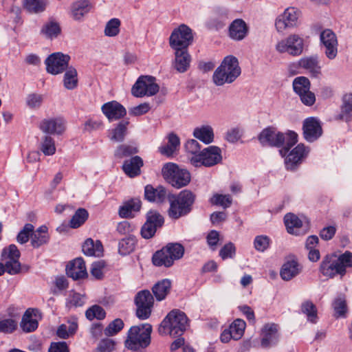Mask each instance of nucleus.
I'll list each match as a JSON object with an SVG mask.
<instances>
[{"label": "nucleus", "instance_id": "nucleus-46", "mask_svg": "<svg viewBox=\"0 0 352 352\" xmlns=\"http://www.w3.org/2000/svg\"><path fill=\"white\" fill-rule=\"evenodd\" d=\"M89 213L85 208H78L69 221L72 228H78L81 226L88 219Z\"/></svg>", "mask_w": 352, "mask_h": 352}, {"label": "nucleus", "instance_id": "nucleus-4", "mask_svg": "<svg viewBox=\"0 0 352 352\" xmlns=\"http://www.w3.org/2000/svg\"><path fill=\"white\" fill-rule=\"evenodd\" d=\"M188 327V319L186 314L179 309L170 311L160 323L158 332L160 335L173 337L181 336Z\"/></svg>", "mask_w": 352, "mask_h": 352}, {"label": "nucleus", "instance_id": "nucleus-55", "mask_svg": "<svg viewBox=\"0 0 352 352\" xmlns=\"http://www.w3.org/2000/svg\"><path fill=\"white\" fill-rule=\"evenodd\" d=\"M85 315L89 320H92L94 318L102 320L106 316V312L102 307L95 305L86 311Z\"/></svg>", "mask_w": 352, "mask_h": 352}, {"label": "nucleus", "instance_id": "nucleus-8", "mask_svg": "<svg viewBox=\"0 0 352 352\" xmlns=\"http://www.w3.org/2000/svg\"><path fill=\"white\" fill-rule=\"evenodd\" d=\"M162 174L168 184L178 189L186 186L191 180L189 171L179 168L174 163L165 164L162 167Z\"/></svg>", "mask_w": 352, "mask_h": 352}, {"label": "nucleus", "instance_id": "nucleus-32", "mask_svg": "<svg viewBox=\"0 0 352 352\" xmlns=\"http://www.w3.org/2000/svg\"><path fill=\"white\" fill-rule=\"evenodd\" d=\"M167 138V144L159 147V151L161 154L170 157L172 156L177 150H178L180 145V140L175 133H169Z\"/></svg>", "mask_w": 352, "mask_h": 352}, {"label": "nucleus", "instance_id": "nucleus-47", "mask_svg": "<svg viewBox=\"0 0 352 352\" xmlns=\"http://www.w3.org/2000/svg\"><path fill=\"white\" fill-rule=\"evenodd\" d=\"M301 311L307 316V319L312 323L316 322L317 309L316 305L310 300H306L301 305Z\"/></svg>", "mask_w": 352, "mask_h": 352}, {"label": "nucleus", "instance_id": "nucleus-38", "mask_svg": "<svg viewBox=\"0 0 352 352\" xmlns=\"http://www.w3.org/2000/svg\"><path fill=\"white\" fill-rule=\"evenodd\" d=\"M91 8L88 0H79L72 6V15L74 20H80L85 14L88 13Z\"/></svg>", "mask_w": 352, "mask_h": 352}, {"label": "nucleus", "instance_id": "nucleus-37", "mask_svg": "<svg viewBox=\"0 0 352 352\" xmlns=\"http://www.w3.org/2000/svg\"><path fill=\"white\" fill-rule=\"evenodd\" d=\"M40 33L47 38L53 39L60 34L61 28L57 21L50 19L42 26Z\"/></svg>", "mask_w": 352, "mask_h": 352}, {"label": "nucleus", "instance_id": "nucleus-57", "mask_svg": "<svg viewBox=\"0 0 352 352\" xmlns=\"http://www.w3.org/2000/svg\"><path fill=\"white\" fill-rule=\"evenodd\" d=\"M138 152V149L137 147L127 144H121L118 146L114 155L118 158H123L135 154Z\"/></svg>", "mask_w": 352, "mask_h": 352}, {"label": "nucleus", "instance_id": "nucleus-3", "mask_svg": "<svg viewBox=\"0 0 352 352\" xmlns=\"http://www.w3.org/2000/svg\"><path fill=\"white\" fill-rule=\"evenodd\" d=\"M196 195L190 190H183L177 195L168 194V216L173 219L188 215L192 210Z\"/></svg>", "mask_w": 352, "mask_h": 352}, {"label": "nucleus", "instance_id": "nucleus-23", "mask_svg": "<svg viewBox=\"0 0 352 352\" xmlns=\"http://www.w3.org/2000/svg\"><path fill=\"white\" fill-rule=\"evenodd\" d=\"M298 65L308 72L311 77L319 78L321 75V66L317 55L305 56L298 60Z\"/></svg>", "mask_w": 352, "mask_h": 352}, {"label": "nucleus", "instance_id": "nucleus-60", "mask_svg": "<svg viewBox=\"0 0 352 352\" xmlns=\"http://www.w3.org/2000/svg\"><path fill=\"white\" fill-rule=\"evenodd\" d=\"M50 237L48 234H41L33 231L31 234V245L33 248H38L41 245L47 243Z\"/></svg>", "mask_w": 352, "mask_h": 352}, {"label": "nucleus", "instance_id": "nucleus-10", "mask_svg": "<svg viewBox=\"0 0 352 352\" xmlns=\"http://www.w3.org/2000/svg\"><path fill=\"white\" fill-rule=\"evenodd\" d=\"M192 41V30L186 25L182 24L171 33L169 44L172 49H188Z\"/></svg>", "mask_w": 352, "mask_h": 352}, {"label": "nucleus", "instance_id": "nucleus-56", "mask_svg": "<svg viewBox=\"0 0 352 352\" xmlns=\"http://www.w3.org/2000/svg\"><path fill=\"white\" fill-rule=\"evenodd\" d=\"M153 296L148 290H142L139 292L135 297V304L148 305L153 306Z\"/></svg>", "mask_w": 352, "mask_h": 352}, {"label": "nucleus", "instance_id": "nucleus-42", "mask_svg": "<svg viewBox=\"0 0 352 352\" xmlns=\"http://www.w3.org/2000/svg\"><path fill=\"white\" fill-rule=\"evenodd\" d=\"M23 6L25 10L31 14L43 12L45 10V0H23Z\"/></svg>", "mask_w": 352, "mask_h": 352}, {"label": "nucleus", "instance_id": "nucleus-29", "mask_svg": "<svg viewBox=\"0 0 352 352\" xmlns=\"http://www.w3.org/2000/svg\"><path fill=\"white\" fill-rule=\"evenodd\" d=\"M337 120L349 122L352 120V93H347L342 98L340 113L336 116Z\"/></svg>", "mask_w": 352, "mask_h": 352}, {"label": "nucleus", "instance_id": "nucleus-44", "mask_svg": "<svg viewBox=\"0 0 352 352\" xmlns=\"http://www.w3.org/2000/svg\"><path fill=\"white\" fill-rule=\"evenodd\" d=\"M284 223L289 234H297L295 229H299L302 226V221L294 214L287 213L284 217Z\"/></svg>", "mask_w": 352, "mask_h": 352}, {"label": "nucleus", "instance_id": "nucleus-13", "mask_svg": "<svg viewBox=\"0 0 352 352\" xmlns=\"http://www.w3.org/2000/svg\"><path fill=\"white\" fill-rule=\"evenodd\" d=\"M70 56L61 52L50 54L45 60L46 70L53 75L63 72L68 67Z\"/></svg>", "mask_w": 352, "mask_h": 352}, {"label": "nucleus", "instance_id": "nucleus-27", "mask_svg": "<svg viewBox=\"0 0 352 352\" xmlns=\"http://www.w3.org/2000/svg\"><path fill=\"white\" fill-rule=\"evenodd\" d=\"M143 164L142 159L140 156L135 155L129 160H125L122 168L127 176L133 178L140 175V168Z\"/></svg>", "mask_w": 352, "mask_h": 352}, {"label": "nucleus", "instance_id": "nucleus-54", "mask_svg": "<svg viewBox=\"0 0 352 352\" xmlns=\"http://www.w3.org/2000/svg\"><path fill=\"white\" fill-rule=\"evenodd\" d=\"M332 306L336 317H342L346 312V303L344 296L340 295L333 302Z\"/></svg>", "mask_w": 352, "mask_h": 352}, {"label": "nucleus", "instance_id": "nucleus-21", "mask_svg": "<svg viewBox=\"0 0 352 352\" xmlns=\"http://www.w3.org/2000/svg\"><path fill=\"white\" fill-rule=\"evenodd\" d=\"M278 325L274 323L267 324L263 329V336L261 344L263 348L275 346L279 340Z\"/></svg>", "mask_w": 352, "mask_h": 352}, {"label": "nucleus", "instance_id": "nucleus-19", "mask_svg": "<svg viewBox=\"0 0 352 352\" xmlns=\"http://www.w3.org/2000/svg\"><path fill=\"white\" fill-rule=\"evenodd\" d=\"M309 149L303 144H298L285 158V167L289 170H296L307 156Z\"/></svg>", "mask_w": 352, "mask_h": 352}, {"label": "nucleus", "instance_id": "nucleus-58", "mask_svg": "<svg viewBox=\"0 0 352 352\" xmlns=\"http://www.w3.org/2000/svg\"><path fill=\"white\" fill-rule=\"evenodd\" d=\"M34 231V226L26 223L16 236V241L20 244H24L29 241L32 232Z\"/></svg>", "mask_w": 352, "mask_h": 352}, {"label": "nucleus", "instance_id": "nucleus-59", "mask_svg": "<svg viewBox=\"0 0 352 352\" xmlns=\"http://www.w3.org/2000/svg\"><path fill=\"white\" fill-rule=\"evenodd\" d=\"M270 242L271 240L269 236L258 235L254 240V245L257 251L263 252L269 248Z\"/></svg>", "mask_w": 352, "mask_h": 352}, {"label": "nucleus", "instance_id": "nucleus-5", "mask_svg": "<svg viewBox=\"0 0 352 352\" xmlns=\"http://www.w3.org/2000/svg\"><path fill=\"white\" fill-rule=\"evenodd\" d=\"M152 325L148 323L132 326L126 333L124 346L131 351L148 347L151 342Z\"/></svg>", "mask_w": 352, "mask_h": 352}, {"label": "nucleus", "instance_id": "nucleus-26", "mask_svg": "<svg viewBox=\"0 0 352 352\" xmlns=\"http://www.w3.org/2000/svg\"><path fill=\"white\" fill-rule=\"evenodd\" d=\"M168 194L162 186L153 188L152 185H146L144 188V197L151 202L163 203L168 199Z\"/></svg>", "mask_w": 352, "mask_h": 352}, {"label": "nucleus", "instance_id": "nucleus-45", "mask_svg": "<svg viewBox=\"0 0 352 352\" xmlns=\"http://www.w3.org/2000/svg\"><path fill=\"white\" fill-rule=\"evenodd\" d=\"M293 89L297 95H302L311 88L309 80L305 76H298L293 80Z\"/></svg>", "mask_w": 352, "mask_h": 352}, {"label": "nucleus", "instance_id": "nucleus-50", "mask_svg": "<svg viewBox=\"0 0 352 352\" xmlns=\"http://www.w3.org/2000/svg\"><path fill=\"white\" fill-rule=\"evenodd\" d=\"M41 150L45 155H52L56 152V146L54 139L48 135H45L41 142Z\"/></svg>", "mask_w": 352, "mask_h": 352}, {"label": "nucleus", "instance_id": "nucleus-17", "mask_svg": "<svg viewBox=\"0 0 352 352\" xmlns=\"http://www.w3.org/2000/svg\"><path fill=\"white\" fill-rule=\"evenodd\" d=\"M320 39L325 48L324 54L330 59H334L338 54V40L336 34L329 29L323 30Z\"/></svg>", "mask_w": 352, "mask_h": 352}, {"label": "nucleus", "instance_id": "nucleus-52", "mask_svg": "<svg viewBox=\"0 0 352 352\" xmlns=\"http://www.w3.org/2000/svg\"><path fill=\"white\" fill-rule=\"evenodd\" d=\"M17 329V322L12 318H0V333L11 334Z\"/></svg>", "mask_w": 352, "mask_h": 352}, {"label": "nucleus", "instance_id": "nucleus-16", "mask_svg": "<svg viewBox=\"0 0 352 352\" xmlns=\"http://www.w3.org/2000/svg\"><path fill=\"white\" fill-rule=\"evenodd\" d=\"M303 137L309 142L317 140L322 134L320 122L314 117L306 118L302 123Z\"/></svg>", "mask_w": 352, "mask_h": 352}, {"label": "nucleus", "instance_id": "nucleus-49", "mask_svg": "<svg viewBox=\"0 0 352 352\" xmlns=\"http://www.w3.org/2000/svg\"><path fill=\"white\" fill-rule=\"evenodd\" d=\"M245 322L241 319H236L230 324L229 329L233 335V339L237 340L243 335L245 329Z\"/></svg>", "mask_w": 352, "mask_h": 352}, {"label": "nucleus", "instance_id": "nucleus-7", "mask_svg": "<svg viewBox=\"0 0 352 352\" xmlns=\"http://www.w3.org/2000/svg\"><path fill=\"white\" fill-rule=\"evenodd\" d=\"M184 254V248L182 244L169 243L153 255L152 262L157 267H169L173 265L174 261L181 258Z\"/></svg>", "mask_w": 352, "mask_h": 352}, {"label": "nucleus", "instance_id": "nucleus-1", "mask_svg": "<svg viewBox=\"0 0 352 352\" xmlns=\"http://www.w3.org/2000/svg\"><path fill=\"white\" fill-rule=\"evenodd\" d=\"M258 140L263 146L283 147L279 151L281 155L285 156L297 143L298 135L292 131L285 133L278 131L275 127L268 126L261 131Z\"/></svg>", "mask_w": 352, "mask_h": 352}, {"label": "nucleus", "instance_id": "nucleus-11", "mask_svg": "<svg viewBox=\"0 0 352 352\" xmlns=\"http://www.w3.org/2000/svg\"><path fill=\"white\" fill-rule=\"evenodd\" d=\"M21 256L20 251L14 244H11L4 248L1 251V261H6L7 273L10 275H16L21 272V264L19 262Z\"/></svg>", "mask_w": 352, "mask_h": 352}, {"label": "nucleus", "instance_id": "nucleus-18", "mask_svg": "<svg viewBox=\"0 0 352 352\" xmlns=\"http://www.w3.org/2000/svg\"><path fill=\"white\" fill-rule=\"evenodd\" d=\"M38 127L46 135H61L65 130V121L61 117L45 118Z\"/></svg>", "mask_w": 352, "mask_h": 352}, {"label": "nucleus", "instance_id": "nucleus-48", "mask_svg": "<svg viewBox=\"0 0 352 352\" xmlns=\"http://www.w3.org/2000/svg\"><path fill=\"white\" fill-rule=\"evenodd\" d=\"M210 203L214 206H220L223 208H227L231 206L232 199L230 195L216 193L210 199Z\"/></svg>", "mask_w": 352, "mask_h": 352}, {"label": "nucleus", "instance_id": "nucleus-34", "mask_svg": "<svg viewBox=\"0 0 352 352\" xmlns=\"http://www.w3.org/2000/svg\"><path fill=\"white\" fill-rule=\"evenodd\" d=\"M69 325L60 324L56 331V335L61 339H67L74 336L78 329V321L76 318H72L68 320Z\"/></svg>", "mask_w": 352, "mask_h": 352}, {"label": "nucleus", "instance_id": "nucleus-2", "mask_svg": "<svg viewBox=\"0 0 352 352\" xmlns=\"http://www.w3.org/2000/svg\"><path fill=\"white\" fill-rule=\"evenodd\" d=\"M351 266L352 253L346 251L340 256L335 254L326 255L320 263L319 272L327 278H333L336 276L342 277L346 268Z\"/></svg>", "mask_w": 352, "mask_h": 352}, {"label": "nucleus", "instance_id": "nucleus-35", "mask_svg": "<svg viewBox=\"0 0 352 352\" xmlns=\"http://www.w3.org/2000/svg\"><path fill=\"white\" fill-rule=\"evenodd\" d=\"M129 124V121L128 120L119 122L115 128L111 129L110 140L117 142H123L128 133L127 127Z\"/></svg>", "mask_w": 352, "mask_h": 352}, {"label": "nucleus", "instance_id": "nucleus-6", "mask_svg": "<svg viewBox=\"0 0 352 352\" xmlns=\"http://www.w3.org/2000/svg\"><path fill=\"white\" fill-rule=\"evenodd\" d=\"M241 72L238 59L233 56H228L214 71L212 80L217 86L232 83L239 76Z\"/></svg>", "mask_w": 352, "mask_h": 352}, {"label": "nucleus", "instance_id": "nucleus-36", "mask_svg": "<svg viewBox=\"0 0 352 352\" xmlns=\"http://www.w3.org/2000/svg\"><path fill=\"white\" fill-rule=\"evenodd\" d=\"M193 136L206 144H210L214 140V132L209 125L197 127L193 131Z\"/></svg>", "mask_w": 352, "mask_h": 352}, {"label": "nucleus", "instance_id": "nucleus-62", "mask_svg": "<svg viewBox=\"0 0 352 352\" xmlns=\"http://www.w3.org/2000/svg\"><path fill=\"white\" fill-rule=\"evenodd\" d=\"M136 309V316L140 320H146L148 319L152 311L153 306H150L148 305H143L141 304H135Z\"/></svg>", "mask_w": 352, "mask_h": 352}, {"label": "nucleus", "instance_id": "nucleus-28", "mask_svg": "<svg viewBox=\"0 0 352 352\" xmlns=\"http://www.w3.org/2000/svg\"><path fill=\"white\" fill-rule=\"evenodd\" d=\"M301 270L302 267L296 261H287L282 265L280 276L283 280L289 281L298 276Z\"/></svg>", "mask_w": 352, "mask_h": 352}, {"label": "nucleus", "instance_id": "nucleus-39", "mask_svg": "<svg viewBox=\"0 0 352 352\" xmlns=\"http://www.w3.org/2000/svg\"><path fill=\"white\" fill-rule=\"evenodd\" d=\"M170 287L171 283L168 279H163L155 283L152 288V291L157 300H164L168 294Z\"/></svg>", "mask_w": 352, "mask_h": 352}, {"label": "nucleus", "instance_id": "nucleus-20", "mask_svg": "<svg viewBox=\"0 0 352 352\" xmlns=\"http://www.w3.org/2000/svg\"><path fill=\"white\" fill-rule=\"evenodd\" d=\"M101 109L110 122L120 120L126 114V110L124 107L116 100L104 103L102 106Z\"/></svg>", "mask_w": 352, "mask_h": 352}, {"label": "nucleus", "instance_id": "nucleus-63", "mask_svg": "<svg viewBox=\"0 0 352 352\" xmlns=\"http://www.w3.org/2000/svg\"><path fill=\"white\" fill-rule=\"evenodd\" d=\"M105 262L104 261H98L93 263L91 268V274L96 279H102L103 277V270L105 267Z\"/></svg>", "mask_w": 352, "mask_h": 352}, {"label": "nucleus", "instance_id": "nucleus-53", "mask_svg": "<svg viewBox=\"0 0 352 352\" xmlns=\"http://www.w3.org/2000/svg\"><path fill=\"white\" fill-rule=\"evenodd\" d=\"M124 322L120 318H116L111 322L104 329L106 336H113L120 332L124 327Z\"/></svg>", "mask_w": 352, "mask_h": 352}, {"label": "nucleus", "instance_id": "nucleus-33", "mask_svg": "<svg viewBox=\"0 0 352 352\" xmlns=\"http://www.w3.org/2000/svg\"><path fill=\"white\" fill-rule=\"evenodd\" d=\"M153 76H142L138 78L131 89L132 94L137 98H141L146 94L148 83L151 81Z\"/></svg>", "mask_w": 352, "mask_h": 352}, {"label": "nucleus", "instance_id": "nucleus-64", "mask_svg": "<svg viewBox=\"0 0 352 352\" xmlns=\"http://www.w3.org/2000/svg\"><path fill=\"white\" fill-rule=\"evenodd\" d=\"M43 102V96L38 94H31L27 96L26 104L31 109H36L41 107Z\"/></svg>", "mask_w": 352, "mask_h": 352}, {"label": "nucleus", "instance_id": "nucleus-40", "mask_svg": "<svg viewBox=\"0 0 352 352\" xmlns=\"http://www.w3.org/2000/svg\"><path fill=\"white\" fill-rule=\"evenodd\" d=\"M137 240L133 235H129L122 239L118 244V252L122 256H126L132 252L135 248Z\"/></svg>", "mask_w": 352, "mask_h": 352}, {"label": "nucleus", "instance_id": "nucleus-15", "mask_svg": "<svg viewBox=\"0 0 352 352\" xmlns=\"http://www.w3.org/2000/svg\"><path fill=\"white\" fill-rule=\"evenodd\" d=\"M300 11L294 7L286 8L284 12L276 19L275 25L278 32H283L287 28H292L298 25Z\"/></svg>", "mask_w": 352, "mask_h": 352}, {"label": "nucleus", "instance_id": "nucleus-9", "mask_svg": "<svg viewBox=\"0 0 352 352\" xmlns=\"http://www.w3.org/2000/svg\"><path fill=\"white\" fill-rule=\"evenodd\" d=\"M222 160L221 150L217 146H210L203 149L198 155L192 156L190 162L195 167L204 166L210 167Z\"/></svg>", "mask_w": 352, "mask_h": 352}, {"label": "nucleus", "instance_id": "nucleus-25", "mask_svg": "<svg viewBox=\"0 0 352 352\" xmlns=\"http://www.w3.org/2000/svg\"><path fill=\"white\" fill-rule=\"evenodd\" d=\"M175 50L174 67L180 73L188 70L191 62V57L188 49H173Z\"/></svg>", "mask_w": 352, "mask_h": 352}, {"label": "nucleus", "instance_id": "nucleus-22", "mask_svg": "<svg viewBox=\"0 0 352 352\" xmlns=\"http://www.w3.org/2000/svg\"><path fill=\"white\" fill-rule=\"evenodd\" d=\"M66 273L74 280L84 278L87 276L85 263L82 258L78 257L69 262L66 267Z\"/></svg>", "mask_w": 352, "mask_h": 352}, {"label": "nucleus", "instance_id": "nucleus-41", "mask_svg": "<svg viewBox=\"0 0 352 352\" xmlns=\"http://www.w3.org/2000/svg\"><path fill=\"white\" fill-rule=\"evenodd\" d=\"M20 326L24 332H32L37 329L38 321L32 318V313L28 309L22 317Z\"/></svg>", "mask_w": 352, "mask_h": 352}, {"label": "nucleus", "instance_id": "nucleus-31", "mask_svg": "<svg viewBox=\"0 0 352 352\" xmlns=\"http://www.w3.org/2000/svg\"><path fill=\"white\" fill-rule=\"evenodd\" d=\"M82 251L86 256H100L103 252V246L100 241H94L91 238H88L82 245Z\"/></svg>", "mask_w": 352, "mask_h": 352}, {"label": "nucleus", "instance_id": "nucleus-12", "mask_svg": "<svg viewBox=\"0 0 352 352\" xmlns=\"http://www.w3.org/2000/svg\"><path fill=\"white\" fill-rule=\"evenodd\" d=\"M304 41L298 34H291L278 42L276 50L280 53H287L293 56L300 55L303 52Z\"/></svg>", "mask_w": 352, "mask_h": 352}, {"label": "nucleus", "instance_id": "nucleus-30", "mask_svg": "<svg viewBox=\"0 0 352 352\" xmlns=\"http://www.w3.org/2000/svg\"><path fill=\"white\" fill-rule=\"evenodd\" d=\"M142 202L140 199L133 198L125 201L119 208V215L122 218L133 217V212L140 210Z\"/></svg>", "mask_w": 352, "mask_h": 352}, {"label": "nucleus", "instance_id": "nucleus-43", "mask_svg": "<svg viewBox=\"0 0 352 352\" xmlns=\"http://www.w3.org/2000/svg\"><path fill=\"white\" fill-rule=\"evenodd\" d=\"M65 70L63 79L64 87L67 89H74L78 85L77 71L72 66L67 67Z\"/></svg>", "mask_w": 352, "mask_h": 352}, {"label": "nucleus", "instance_id": "nucleus-51", "mask_svg": "<svg viewBox=\"0 0 352 352\" xmlns=\"http://www.w3.org/2000/svg\"><path fill=\"white\" fill-rule=\"evenodd\" d=\"M121 22L120 19L113 18L110 19L106 24L104 30V35L109 37L117 36L120 32Z\"/></svg>", "mask_w": 352, "mask_h": 352}, {"label": "nucleus", "instance_id": "nucleus-61", "mask_svg": "<svg viewBox=\"0 0 352 352\" xmlns=\"http://www.w3.org/2000/svg\"><path fill=\"white\" fill-rule=\"evenodd\" d=\"M236 254V248L232 242H229L223 245L219 251V256L223 260L228 258H233Z\"/></svg>", "mask_w": 352, "mask_h": 352}, {"label": "nucleus", "instance_id": "nucleus-14", "mask_svg": "<svg viewBox=\"0 0 352 352\" xmlns=\"http://www.w3.org/2000/svg\"><path fill=\"white\" fill-rule=\"evenodd\" d=\"M164 223V217L158 212L150 210L146 214V221L141 228L142 236L146 239L152 238L157 229L161 228Z\"/></svg>", "mask_w": 352, "mask_h": 352}, {"label": "nucleus", "instance_id": "nucleus-24", "mask_svg": "<svg viewBox=\"0 0 352 352\" xmlns=\"http://www.w3.org/2000/svg\"><path fill=\"white\" fill-rule=\"evenodd\" d=\"M249 32V27L241 19L234 20L229 25L228 35L234 41H239L244 39Z\"/></svg>", "mask_w": 352, "mask_h": 352}]
</instances>
